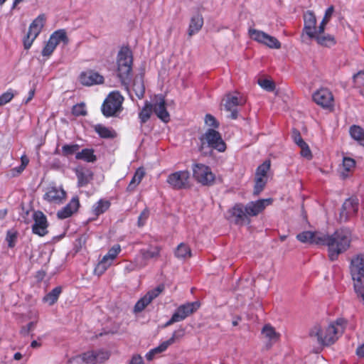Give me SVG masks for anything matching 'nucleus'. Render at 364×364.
<instances>
[{"mask_svg": "<svg viewBox=\"0 0 364 364\" xmlns=\"http://www.w3.org/2000/svg\"><path fill=\"white\" fill-rule=\"evenodd\" d=\"M345 329V321L338 319L328 325L316 324L309 331V337L321 346H329L335 343Z\"/></svg>", "mask_w": 364, "mask_h": 364, "instance_id": "1", "label": "nucleus"}, {"mask_svg": "<svg viewBox=\"0 0 364 364\" xmlns=\"http://www.w3.org/2000/svg\"><path fill=\"white\" fill-rule=\"evenodd\" d=\"M321 245L328 247L329 259L331 261L337 259L338 255L349 247L351 240V233L348 230L340 229L332 235L323 233Z\"/></svg>", "mask_w": 364, "mask_h": 364, "instance_id": "2", "label": "nucleus"}, {"mask_svg": "<svg viewBox=\"0 0 364 364\" xmlns=\"http://www.w3.org/2000/svg\"><path fill=\"white\" fill-rule=\"evenodd\" d=\"M350 272L355 291L364 303V255H358L351 259Z\"/></svg>", "mask_w": 364, "mask_h": 364, "instance_id": "3", "label": "nucleus"}, {"mask_svg": "<svg viewBox=\"0 0 364 364\" xmlns=\"http://www.w3.org/2000/svg\"><path fill=\"white\" fill-rule=\"evenodd\" d=\"M132 55L129 49L127 48H122L117 55V70L118 76L122 83L128 90L126 80L129 79L132 71Z\"/></svg>", "mask_w": 364, "mask_h": 364, "instance_id": "4", "label": "nucleus"}, {"mask_svg": "<svg viewBox=\"0 0 364 364\" xmlns=\"http://www.w3.org/2000/svg\"><path fill=\"white\" fill-rule=\"evenodd\" d=\"M124 97L118 91L109 93L102 105V112L105 117L115 115L122 109Z\"/></svg>", "mask_w": 364, "mask_h": 364, "instance_id": "5", "label": "nucleus"}, {"mask_svg": "<svg viewBox=\"0 0 364 364\" xmlns=\"http://www.w3.org/2000/svg\"><path fill=\"white\" fill-rule=\"evenodd\" d=\"M45 22V15L40 14L30 24L28 31L26 36L23 38V46L25 49L28 50L31 47L33 41L41 32Z\"/></svg>", "mask_w": 364, "mask_h": 364, "instance_id": "6", "label": "nucleus"}, {"mask_svg": "<svg viewBox=\"0 0 364 364\" xmlns=\"http://www.w3.org/2000/svg\"><path fill=\"white\" fill-rule=\"evenodd\" d=\"M202 146H208L223 152L226 149V144L221 137L220 134L213 129H208L200 138Z\"/></svg>", "mask_w": 364, "mask_h": 364, "instance_id": "7", "label": "nucleus"}, {"mask_svg": "<svg viewBox=\"0 0 364 364\" xmlns=\"http://www.w3.org/2000/svg\"><path fill=\"white\" fill-rule=\"evenodd\" d=\"M166 182L173 189H186L191 184V174L187 170L178 171L169 174Z\"/></svg>", "mask_w": 364, "mask_h": 364, "instance_id": "8", "label": "nucleus"}, {"mask_svg": "<svg viewBox=\"0 0 364 364\" xmlns=\"http://www.w3.org/2000/svg\"><path fill=\"white\" fill-rule=\"evenodd\" d=\"M226 218L236 225H248L250 219L248 218L245 206L242 203H236L228 210Z\"/></svg>", "mask_w": 364, "mask_h": 364, "instance_id": "9", "label": "nucleus"}, {"mask_svg": "<svg viewBox=\"0 0 364 364\" xmlns=\"http://www.w3.org/2000/svg\"><path fill=\"white\" fill-rule=\"evenodd\" d=\"M249 35L252 40L258 42L259 43L263 44L269 48L279 49L281 48V43L275 37L272 36L262 31L250 28L249 29Z\"/></svg>", "mask_w": 364, "mask_h": 364, "instance_id": "10", "label": "nucleus"}, {"mask_svg": "<svg viewBox=\"0 0 364 364\" xmlns=\"http://www.w3.org/2000/svg\"><path fill=\"white\" fill-rule=\"evenodd\" d=\"M119 245H114L102 257L95 268V273L97 275H102L112 264L114 260L121 252Z\"/></svg>", "mask_w": 364, "mask_h": 364, "instance_id": "11", "label": "nucleus"}, {"mask_svg": "<svg viewBox=\"0 0 364 364\" xmlns=\"http://www.w3.org/2000/svg\"><path fill=\"white\" fill-rule=\"evenodd\" d=\"M199 305L197 302L187 303L180 306L177 308L171 319L166 322L165 326H168L174 323L184 320L189 315L196 311Z\"/></svg>", "mask_w": 364, "mask_h": 364, "instance_id": "12", "label": "nucleus"}, {"mask_svg": "<svg viewBox=\"0 0 364 364\" xmlns=\"http://www.w3.org/2000/svg\"><path fill=\"white\" fill-rule=\"evenodd\" d=\"M193 174L196 180L203 185H210L215 180V176L210 168L202 164L193 166Z\"/></svg>", "mask_w": 364, "mask_h": 364, "instance_id": "13", "label": "nucleus"}, {"mask_svg": "<svg viewBox=\"0 0 364 364\" xmlns=\"http://www.w3.org/2000/svg\"><path fill=\"white\" fill-rule=\"evenodd\" d=\"M270 168V162L264 161L259 166L255 174V184L254 188V194L258 195L264 188L267 181V172Z\"/></svg>", "mask_w": 364, "mask_h": 364, "instance_id": "14", "label": "nucleus"}, {"mask_svg": "<svg viewBox=\"0 0 364 364\" xmlns=\"http://www.w3.org/2000/svg\"><path fill=\"white\" fill-rule=\"evenodd\" d=\"M225 109L230 113V117L236 119L237 117V107L245 103L243 98L239 97L238 93H228L223 99Z\"/></svg>", "mask_w": 364, "mask_h": 364, "instance_id": "15", "label": "nucleus"}, {"mask_svg": "<svg viewBox=\"0 0 364 364\" xmlns=\"http://www.w3.org/2000/svg\"><path fill=\"white\" fill-rule=\"evenodd\" d=\"M161 248L157 245H150L147 248H142L136 255L141 265L146 267L149 260H156L161 255Z\"/></svg>", "mask_w": 364, "mask_h": 364, "instance_id": "16", "label": "nucleus"}, {"mask_svg": "<svg viewBox=\"0 0 364 364\" xmlns=\"http://www.w3.org/2000/svg\"><path fill=\"white\" fill-rule=\"evenodd\" d=\"M313 100L323 108L333 107V96L331 92L326 88H321L313 94Z\"/></svg>", "mask_w": 364, "mask_h": 364, "instance_id": "17", "label": "nucleus"}, {"mask_svg": "<svg viewBox=\"0 0 364 364\" xmlns=\"http://www.w3.org/2000/svg\"><path fill=\"white\" fill-rule=\"evenodd\" d=\"M164 289L163 285H159L156 288L149 291L144 297L140 299L134 306L135 312L142 311L155 298H156Z\"/></svg>", "mask_w": 364, "mask_h": 364, "instance_id": "18", "label": "nucleus"}, {"mask_svg": "<svg viewBox=\"0 0 364 364\" xmlns=\"http://www.w3.org/2000/svg\"><path fill=\"white\" fill-rule=\"evenodd\" d=\"M66 198V193L62 187L48 188L43 198L50 203L60 204Z\"/></svg>", "mask_w": 364, "mask_h": 364, "instance_id": "19", "label": "nucleus"}, {"mask_svg": "<svg viewBox=\"0 0 364 364\" xmlns=\"http://www.w3.org/2000/svg\"><path fill=\"white\" fill-rule=\"evenodd\" d=\"M272 202L271 198L260 199L248 203L245 206L248 218L258 215Z\"/></svg>", "mask_w": 364, "mask_h": 364, "instance_id": "20", "label": "nucleus"}, {"mask_svg": "<svg viewBox=\"0 0 364 364\" xmlns=\"http://www.w3.org/2000/svg\"><path fill=\"white\" fill-rule=\"evenodd\" d=\"M34 223L32 227L33 232L39 236H44L48 233V221L46 215L41 211L33 214Z\"/></svg>", "mask_w": 364, "mask_h": 364, "instance_id": "21", "label": "nucleus"}, {"mask_svg": "<svg viewBox=\"0 0 364 364\" xmlns=\"http://www.w3.org/2000/svg\"><path fill=\"white\" fill-rule=\"evenodd\" d=\"M358 203L356 199L348 198L343 204L341 211L340 213L341 222H346L351 216L354 215L358 208Z\"/></svg>", "mask_w": 364, "mask_h": 364, "instance_id": "22", "label": "nucleus"}, {"mask_svg": "<svg viewBox=\"0 0 364 364\" xmlns=\"http://www.w3.org/2000/svg\"><path fill=\"white\" fill-rule=\"evenodd\" d=\"M323 233L318 231H304L296 235V239L303 243H310L321 245Z\"/></svg>", "mask_w": 364, "mask_h": 364, "instance_id": "23", "label": "nucleus"}, {"mask_svg": "<svg viewBox=\"0 0 364 364\" xmlns=\"http://www.w3.org/2000/svg\"><path fill=\"white\" fill-rule=\"evenodd\" d=\"M80 81L84 85L92 86L103 83L104 77L97 72L90 70L80 74Z\"/></svg>", "mask_w": 364, "mask_h": 364, "instance_id": "24", "label": "nucleus"}, {"mask_svg": "<svg viewBox=\"0 0 364 364\" xmlns=\"http://www.w3.org/2000/svg\"><path fill=\"white\" fill-rule=\"evenodd\" d=\"M153 106V112L164 122L170 120V115L166 108V102L162 96L156 97Z\"/></svg>", "mask_w": 364, "mask_h": 364, "instance_id": "25", "label": "nucleus"}, {"mask_svg": "<svg viewBox=\"0 0 364 364\" xmlns=\"http://www.w3.org/2000/svg\"><path fill=\"white\" fill-rule=\"evenodd\" d=\"M304 30L306 35L312 38L314 36H316V18L315 14L311 11H308L304 14Z\"/></svg>", "mask_w": 364, "mask_h": 364, "instance_id": "26", "label": "nucleus"}, {"mask_svg": "<svg viewBox=\"0 0 364 364\" xmlns=\"http://www.w3.org/2000/svg\"><path fill=\"white\" fill-rule=\"evenodd\" d=\"M79 206L80 202L78 198L74 197L67 205L57 213V216L60 219L68 218L77 210Z\"/></svg>", "mask_w": 364, "mask_h": 364, "instance_id": "27", "label": "nucleus"}, {"mask_svg": "<svg viewBox=\"0 0 364 364\" xmlns=\"http://www.w3.org/2000/svg\"><path fill=\"white\" fill-rule=\"evenodd\" d=\"M79 187L86 186L93 178V173L87 168L77 167L75 169Z\"/></svg>", "mask_w": 364, "mask_h": 364, "instance_id": "28", "label": "nucleus"}, {"mask_svg": "<svg viewBox=\"0 0 364 364\" xmlns=\"http://www.w3.org/2000/svg\"><path fill=\"white\" fill-rule=\"evenodd\" d=\"M262 334L263 337L267 341L268 347H271L272 344L275 343L280 337V334L277 333L275 329L270 325H265L262 330Z\"/></svg>", "mask_w": 364, "mask_h": 364, "instance_id": "29", "label": "nucleus"}, {"mask_svg": "<svg viewBox=\"0 0 364 364\" xmlns=\"http://www.w3.org/2000/svg\"><path fill=\"white\" fill-rule=\"evenodd\" d=\"M203 25V18L201 15L196 14L191 18L189 28L188 35L190 36L198 33Z\"/></svg>", "mask_w": 364, "mask_h": 364, "instance_id": "30", "label": "nucleus"}, {"mask_svg": "<svg viewBox=\"0 0 364 364\" xmlns=\"http://www.w3.org/2000/svg\"><path fill=\"white\" fill-rule=\"evenodd\" d=\"M75 159L89 163H93L97 160V157L94 154V150L92 149H84L81 151L77 152Z\"/></svg>", "mask_w": 364, "mask_h": 364, "instance_id": "31", "label": "nucleus"}, {"mask_svg": "<svg viewBox=\"0 0 364 364\" xmlns=\"http://www.w3.org/2000/svg\"><path fill=\"white\" fill-rule=\"evenodd\" d=\"M144 176H145V171H144V168H139L136 171L134 176L132 177V178L127 187V191H133L136 188V186L140 183V182L141 181V180Z\"/></svg>", "mask_w": 364, "mask_h": 364, "instance_id": "32", "label": "nucleus"}, {"mask_svg": "<svg viewBox=\"0 0 364 364\" xmlns=\"http://www.w3.org/2000/svg\"><path fill=\"white\" fill-rule=\"evenodd\" d=\"M351 137L360 145L364 146V130L359 126L353 125L350 128Z\"/></svg>", "mask_w": 364, "mask_h": 364, "instance_id": "33", "label": "nucleus"}, {"mask_svg": "<svg viewBox=\"0 0 364 364\" xmlns=\"http://www.w3.org/2000/svg\"><path fill=\"white\" fill-rule=\"evenodd\" d=\"M48 40L52 41V43L55 46H58L60 42L67 43L68 41L66 32L63 29H60L53 32Z\"/></svg>", "mask_w": 364, "mask_h": 364, "instance_id": "34", "label": "nucleus"}, {"mask_svg": "<svg viewBox=\"0 0 364 364\" xmlns=\"http://www.w3.org/2000/svg\"><path fill=\"white\" fill-rule=\"evenodd\" d=\"M95 131L102 138H114L116 136V132L112 129L106 127L102 124H97L94 127Z\"/></svg>", "mask_w": 364, "mask_h": 364, "instance_id": "35", "label": "nucleus"}, {"mask_svg": "<svg viewBox=\"0 0 364 364\" xmlns=\"http://www.w3.org/2000/svg\"><path fill=\"white\" fill-rule=\"evenodd\" d=\"M62 292V288L57 287L54 288L51 291L47 294L43 299V301L48 303L50 306L54 304L58 299L59 296Z\"/></svg>", "mask_w": 364, "mask_h": 364, "instance_id": "36", "label": "nucleus"}, {"mask_svg": "<svg viewBox=\"0 0 364 364\" xmlns=\"http://www.w3.org/2000/svg\"><path fill=\"white\" fill-rule=\"evenodd\" d=\"M175 255L180 259H185L191 257V251L187 245L181 243L175 251Z\"/></svg>", "mask_w": 364, "mask_h": 364, "instance_id": "37", "label": "nucleus"}, {"mask_svg": "<svg viewBox=\"0 0 364 364\" xmlns=\"http://www.w3.org/2000/svg\"><path fill=\"white\" fill-rule=\"evenodd\" d=\"M133 90L139 98L143 97L145 92L144 81L141 76H136L133 82Z\"/></svg>", "mask_w": 364, "mask_h": 364, "instance_id": "38", "label": "nucleus"}, {"mask_svg": "<svg viewBox=\"0 0 364 364\" xmlns=\"http://www.w3.org/2000/svg\"><path fill=\"white\" fill-rule=\"evenodd\" d=\"M152 112H153L152 105L149 102H146L144 107L141 109V112L139 114V117L141 120V123L146 122L149 119Z\"/></svg>", "mask_w": 364, "mask_h": 364, "instance_id": "39", "label": "nucleus"}, {"mask_svg": "<svg viewBox=\"0 0 364 364\" xmlns=\"http://www.w3.org/2000/svg\"><path fill=\"white\" fill-rule=\"evenodd\" d=\"M144 268L142 264L141 265V262L139 259L136 256L133 261L129 262L124 268V273L125 274H128L134 271L140 270Z\"/></svg>", "mask_w": 364, "mask_h": 364, "instance_id": "40", "label": "nucleus"}, {"mask_svg": "<svg viewBox=\"0 0 364 364\" xmlns=\"http://www.w3.org/2000/svg\"><path fill=\"white\" fill-rule=\"evenodd\" d=\"M312 38L316 39V42L321 46H331L335 43L334 38L331 36H325L323 33L317 34V32L316 33V36H314Z\"/></svg>", "mask_w": 364, "mask_h": 364, "instance_id": "41", "label": "nucleus"}, {"mask_svg": "<svg viewBox=\"0 0 364 364\" xmlns=\"http://www.w3.org/2000/svg\"><path fill=\"white\" fill-rule=\"evenodd\" d=\"M110 203L107 200H100L97 203H95L92 207V211L94 212L96 216L100 215L105 213L109 207Z\"/></svg>", "mask_w": 364, "mask_h": 364, "instance_id": "42", "label": "nucleus"}, {"mask_svg": "<svg viewBox=\"0 0 364 364\" xmlns=\"http://www.w3.org/2000/svg\"><path fill=\"white\" fill-rule=\"evenodd\" d=\"M355 87L359 89L360 93L364 96V72L360 71L353 76Z\"/></svg>", "mask_w": 364, "mask_h": 364, "instance_id": "43", "label": "nucleus"}, {"mask_svg": "<svg viewBox=\"0 0 364 364\" xmlns=\"http://www.w3.org/2000/svg\"><path fill=\"white\" fill-rule=\"evenodd\" d=\"M79 358L85 364H97L95 350L84 353L79 356Z\"/></svg>", "mask_w": 364, "mask_h": 364, "instance_id": "44", "label": "nucleus"}, {"mask_svg": "<svg viewBox=\"0 0 364 364\" xmlns=\"http://www.w3.org/2000/svg\"><path fill=\"white\" fill-rule=\"evenodd\" d=\"M185 335V330L183 328H179L172 333L171 337L166 341L165 342L168 346L179 341Z\"/></svg>", "mask_w": 364, "mask_h": 364, "instance_id": "45", "label": "nucleus"}, {"mask_svg": "<svg viewBox=\"0 0 364 364\" xmlns=\"http://www.w3.org/2000/svg\"><path fill=\"white\" fill-rule=\"evenodd\" d=\"M80 146L78 144H65L62 147V154L65 156H68L77 153Z\"/></svg>", "mask_w": 364, "mask_h": 364, "instance_id": "46", "label": "nucleus"}, {"mask_svg": "<svg viewBox=\"0 0 364 364\" xmlns=\"http://www.w3.org/2000/svg\"><path fill=\"white\" fill-rule=\"evenodd\" d=\"M95 353L97 364H101L104 363L105 360H108L110 356V353L107 350H95Z\"/></svg>", "mask_w": 364, "mask_h": 364, "instance_id": "47", "label": "nucleus"}, {"mask_svg": "<svg viewBox=\"0 0 364 364\" xmlns=\"http://www.w3.org/2000/svg\"><path fill=\"white\" fill-rule=\"evenodd\" d=\"M17 239V232L15 230H9L6 234V240L8 243V246L11 248L14 247L16 245Z\"/></svg>", "mask_w": 364, "mask_h": 364, "instance_id": "48", "label": "nucleus"}, {"mask_svg": "<svg viewBox=\"0 0 364 364\" xmlns=\"http://www.w3.org/2000/svg\"><path fill=\"white\" fill-rule=\"evenodd\" d=\"M57 46L52 43V41H48L45 47L42 50V55L45 57H49L55 50Z\"/></svg>", "mask_w": 364, "mask_h": 364, "instance_id": "49", "label": "nucleus"}, {"mask_svg": "<svg viewBox=\"0 0 364 364\" xmlns=\"http://www.w3.org/2000/svg\"><path fill=\"white\" fill-rule=\"evenodd\" d=\"M355 166L354 159L349 157H344L343 160V167L346 172H350Z\"/></svg>", "mask_w": 364, "mask_h": 364, "instance_id": "50", "label": "nucleus"}, {"mask_svg": "<svg viewBox=\"0 0 364 364\" xmlns=\"http://www.w3.org/2000/svg\"><path fill=\"white\" fill-rule=\"evenodd\" d=\"M14 97V94L12 90H9L6 92L0 95V104L4 105L12 100Z\"/></svg>", "mask_w": 364, "mask_h": 364, "instance_id": "51", "label": "nucleus"}, {"mask_svg": "<svg viewBox=\"0 0 364 364\" xmlns=\"http://www.w3.org/2000/svg\"><path fill=\"white\" fill-rule=\"evenodd\" d=\"M299 146L301 149V155L309 160L311 159L312 154L309 145L306 142H304L302 144L299 145Z\"/></svg>", "mask_w": 364, "mask_h": 364, "instance_id": "52", "label": "nucleus"}, {"mask_svg": "<svg viewBox=\"0 0 364 364\" xmlns=\"http://www.w3.org/2000/svg\"><path fill=\"white\" fill-rule=\"evenodd\" d=\"M73 114L75 116H85L87 111L84 104H78L73 107Z\"/></svg>", "mask_w": 364, "mask_h": 364, "instance_id": "53", "label": "nucleus"}, {"mask_svg": "<svg viewBox=\"0 0 364 364\" xmlns=\"http://www.w3.org/2000/svg\"><path fill=\"white\" fill-rule=\"evenodd\" d=\"M149 216V210L148 208H145L141 213V214L139 215V218H138V221H137V223H138V226L139 227H142L144 225V224L146 223L148 218Z\"/></svg>", "mask_w": 364, "mask_h": 364, "instance_id": "54", "label": "nucleus"}, {"mask_svg": "<svg viewBox=\"0 0 364 364\" xmlns=\"http://www.w3.org/2000/svg\"><path fill=\"white\" fill-rule=\"evenodd\" d=\"M205 123L207 126L213 128H217L219 124L215 118L209 114L205 117Z\"/></svg>", "mask_w": 364, "mask_h": 364, "instance_id": "55", "label": "nucleus"}, {"mask_svg": "<svg viewBox=\"0 0 364 364\" xmlns=\"http://www.w3.org/2000/svg\"><path fill=\"white\" fill-rule=\"evenodd\" d=\"M259 85L267 91H272L274 89V85L272 81L269 80H262L259 81Z\"/></svg>", "mask_w": 364, "mask_h": 364, "instance_id": "56", "label": "nucleus"}, {"mask_svg": "<svg viewBox=\"0 0 364 364\" xmlns=\"http://www.w3.org/2000/svg\"><path fill=\"white\" fill-rule=\"evenodd\" d=\"M37 321H31L27 324L26 326H23L21 329V333L26 336L31 331H33L35 328Z\"/></svg>", "mask_w": 364, "mask_h": 364, "instance_id": "57", "label": "nucleus"}, {"mask_svg": "<svg viewBox=\"0 0 364 364\" xmlns=\"http://www.w3.org/2000/svg\"><path fill=\"white\" fill-rule=\"evenodd\" d=\"M292 139L296 144L298 146L302 144L305 141L302 139L299 132L296 129H294L292 132Z\"/></svg>", "mask_w": 364, "mask_h": 364, "instance_id": "58", "label": "nucleus"}, {"mask_svg": "<svg viewBox=\"0 0 364 364\" xmlns=\"http://www.w3.org/2000/svg\"><path fill=\"white\" fill-rule=\"evenodd\" d=\"M334 12V7L333 6H329L326 12H325V15L323 18V19L324 20L325 22H328L333 15Z\"/></svg>", "mask_w": 364, "mask_h": 364, "instance_id": "59", "label": "nucleus"}, {"mask_svg": "<svg viewBox=\"0 0 364 364\" xmlns=\"http://www.w3.org/2000/svg\"><path fill=\"white\" fill-rule=\"evenodd\" d=\"M168 347L166 343L164 341L158 347L153 348L152 350L154 353L157 354L165 351Z\"/></svg>", "mask_w": 364, "mask_h": 364, "instance_id": "60", "label": "nucleus"}, {"mask_svg": "<svg viewBox=\"0 0 364 364\" xmlns=\"http://www.w3.org/2000/svg\"><path fill=\"white\" fill-rule=\"evenodd\" d=\"M129 364H144L142 358L139 355H133Z\"/></svg>", "mask_w": 364, "mask_h": 364, "instance_id": "61", "label": "nucleus"}, {"mask_svg": "<svg viewBox=\"0 0 364 364\" xmlns=\"http://www.w3.org/2000/svg\"><path fill=\"white\" fill-rule=\"evenodd\" d=\"M327 23L328 22H325L323 19L321 21L318 29H316L317 34H323L324 33L325 26Z\"/></svg>", "mask_w": 364, "mask_h": 364, "instance_id": "62", "label": "nucleus"}, {"mask_svg": "<svg viewBox=\"0 0 364 364\" xmlns=\"http://www.w3.org/2000/svg\"><path fill=\"white\" fill-rule=\"evenodd\" d=\"M356 353L359 357L364 358V343L358 347Z\"/></svg>", "mask_w": 364, "mask_h": 364, "instance_id": "63", "label": "nucleus"}, {"mask_svg": "<svg viewBox=\"0 0 364 364\" xmlns=\"http://www.w3.org/2000/svg\"><path fill=\"white\" fill-rule=\"evenodd\" d=\"M21 165L24 166V167H26V166L28 164V162H29V160H28V157L26 155H23L21 157Z\"/></svg>", "mask_w": 364, "mask_h": 364, "instance_id": "64", "label": "nucleus"}]
</instances>
